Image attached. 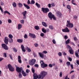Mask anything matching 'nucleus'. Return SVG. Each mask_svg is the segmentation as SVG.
I'll use <instances>...</instances> for the list:
<instances>
[{"mask_svg":"<svg viewBox=\"0 0 79 79\" xmlns=\"http://www.w3.org/2000/svg\"><path fill=\"white\" fill-rule=\"evenodd\" d=\"M68 59L70 61H72V58H71V57H69Z\"/></svg>","mask_w":79,"mask_h":79,"instance_id":"338daca9","label":"nucleus"},{"mask_svg":"<svg viewBox=\"0 0 79 79\" xmlns=\"http://www.w3.org/2000/svg\"><path fill=\"white\" fill-rule=\"evenodd\" d=\"M1 5L2 6H3V5H5V4L2 2H1Z\"/></svg>","mask_w":79,"mask_h":79,"instance_id":"0e129e2a","label":"nucleus"},{"mask_svg":"<svg viewBox=\"0 0 79 79\" xmlns=\"http://www.w3.org/2000/svg\"><path fill=\"white\" fill-rule=\"evenodd\" d=\"M4 15H5V14H6V13H7V14H8V15H10V13L8 11H6V10H5L4 11Z\"/></svg>","mask_w":79,"mask_h":79,"instance_id":"cd10ccee","label":"nucleus"},{"mask_svg":"<svg viewBox=\"0 0 79 79\" xmlns=\"http://www.w3.org/2000/svg\"><path fill=\"white\" fill-rule=\"evenodd\" d=\"M30 71V70H29L28 69H27L26 70V73H29Z\"/></svg>","mask_w":79,"mask_h":79,"instance_id":"680f3d73","label":"nucleus"},{"mask_svg":"<svg viewBox=\"0 0 79 79\" xmlns=\"http://www.w3.org/2000/svg\"><path fill=\"white\" fill-rule=\"evenodd\" d=\"M69 52L70 54H73V50L72 49L69 50Z\"/></svg>","mask_w":79,"mask_h":79,"instance_id":"393cba45","label":"nucleus"},{"mask_svg":"<svg viewBox=\"0 0 79 79\" xmlns=\"http://www.w3.org/2000/svg\"><path fill=\"white\" fill-rule=\"evenodd\" d=\"M34 66L35 67H36L37 68L38 67H39V65L37 64H35L34 65Z\"/></svg>","mask_w":79,"mask_h":79,"instance_id":"774afa93","label":"nucleus"},{"mask_svg":"<svg viewBox=\"0 0 79 79\" xmlns=\"http://www.w3.org/2000/svg\"><path fill=\"white\" fill-rule=\"evenodd\" d=\"M18 29H20L22 27V25L21 24H19L18 25Z\"/></svg>","mask_w":79,"mask_h":79,"instance_id":"5701e85b","label":"nucleus"},{"mask_svg":"<svg viewBox=\"0 0 79 79\" xmlns=\"http://www.w3.org/2000/svg\"><path fill=\"white\" fill-rule=\"evenodd\" d=\"M42 24L43 26H44V27H47V25L45 22H42Z\"/></svg>","mask_w":79,"mask_h":79,"instance_id":"a211bd4d","label":"nucleus"},{"mask_svg":"<svg viewBox=\"0 0 79 79\" xmlns=\"http://www.w3.org/2000/svg\"><path fill=\"white\" fill-rule=\"evenodd\" d=\"M57 16L58 17H59V18H60V17L61 16V13L59 12H57Z\"/></svg>","mask_w":79,"mask_h":79,"instance_id":"412c9836","label":"nucleus"},{"mask_svg":"<svg viewBox=\"0 0 79 79\" xmlns=\"http://www.w3.org/2000/svg\"><path fill=\"white\" fill-rule=\"evenodd\" d=\"M49 28L52 30L54 29L52 25H50L49 26Z\"/></svg>","mask_w":79,"mask_h":79,"instance_id":"f704fd0d","label":"nucleus"},{"mask_svg":"<svg viewBox=\"0 0 79 79\" xmlns=\"http://www.w3.org/2000/svg\"><path fill=\"white\" fill-rule=\"evenodd\" d=\"M63 75V73H62V72H61L60 73V74H59V76L60 77H62V75Z\"/></svg>","mask_w":79,"mask_h":79,"instance_id":"a18cd8bd","label":"nucleus"},{"mask_svg":"<svg viewBox=\"0 0 79 79\" xmlns=\"http://www.w3.org/2000/svg\"><path fill=\"white\" fill-rule=\"evenodd\" d=\"M67 8L68 9H69V11H70L69 12H71V6H69V5H67Z\"/></svg>","mask_w":79,"mask_h":79,"instance_id":"bb28decb","label":"nucleus"},{"mask_svg":"<svg viewBox=\"0 0 79 79\" xmlns=\"http://www.w3.org/2000/svg\"><path fill=\"white\" fill-rule=\"evenodd\" d=\"M13 39H12V38H11L9 39V41L10 43H11V42H13Z\"/></svg>","mask_w":79,"mask_h":79,"instance_id":"ea45409f","label":"nucleus"},{"mask_svg":"<svg viewBox=\"0 0 79 79\" xmlns=\"http://www.w3.org/2000/svg\"><path fill=\"white\" fill-rule=\"evenodd\" d=\"M18 6L19 8H22L23 6V4L20 2H19L18 3Z\"/></svg>","mask_w":79,"mask_h":79,"instance_id":"4be33fe9","label":"nucleus"},{"mask_svg":"<svg viewBox=\"0 0 79 79\" xmlns=\"http://www.w3.org/2000/svg\"><path fill=\"white\" fill-rule=\"evenodd\" d=\"M35 3V1L34 0H32L31 1V4H34Z\"/></svg>","mask_w":79,"mask_h":79,"instance_id":"4c0bfd02","label":"nucleus"},{"mask_svg":"<svg viewBox=\"0 0 79 79\" xmlns=\"http://www.w3.org/2000/svg\"><path fill=\"white\" fill-rule=\"evenodd\" d=\"M23 40L19 39L17 40V42H19V43H22L23 42Z\"/></svg>","mask_w":79,"mask_h":79,"instance_id":"aec40b11","label":"nucleus"},{"mask_svg":"<svg viewBox=\"0 0 79 79\" xmlns=\"http://www.w3.org/2000/svg\"><path fill=\"white\" fill-rule=\"evenodd\" d=\"M12 5L14 7H16V3L14 2L12 3Z\"/></svg>","mask_w":79,"mask_h":79,"instance_id":"473e14b6","label":"nucleus"},{"mask_svg":"<svg viewBox=\"0 0 79 79\" xmlns=\"http://www.w3.org/2000/svg\"><path fill=\"white\" fill-rule=\"evenodd\" d=\"M75 56H77V57H78V56L79 55H78V53H77V52H75Z\"/></svg>","mask_w":79,"mask_h":79,"instance_id":"bf43d9fd","label":"nucleus"},{"mask_svg":"<svg viewBox=\"0 0 79 79\" xmlns=\"http://www.w3.org/2000/svg\"><path fill=\"white\" fill-rule=\"evenodd\" d=\"M1 45L2 48H4V49H5L6 50H8V47L7 45L5 44H2Z\"/></svg>","mask_w":79,"mask_h":79,"instance_id":"1a4fd4ad","label":"nucleus"},{"mask_svg":"<svg viewBox=\"0 0 79 79\" xmlns=\"http://www.w3.org/2000/svg\"><path fill=\"white\" fill-rule=\"evenodd\" d=\"M70 41V40L69 39H68L65 42L66 44H68L69 43V42Z\"/></svg>","mask_w":79,"mask_h":79,"instance_id":"72a5a7b5","label":"nucleus"},{"mask_svg":"<svg viewBox=\"0 0 79 79\" xmlns=\"http://www.w3.org/2000/svg\"><path fill=\"white\" fill-rule=\"evenodd\" d=\"M58 55L59 56H61V55H62V54L61 53V52H59L58 53Z\"/></svg>","mask_w":79,"mask_h":79,"instance_id":"49530a36","label":"nucleus"},{"mask_svg":"<svg viewBox=\"0 0 79 79\" xmlns=\"http://www.w3.org/2000/svg\"><path fill=\"white\" fill-rule=\"evenodd\" d=\"M33 55L34 56V57H37V55L35 52H33Z\"/></svg>","mask_w":79,"mask_h":79,"instance_id":"a19ab883","label":"nucleus"},{"mask_svg":"<svg viewBox=\"0 0 79 79\" xmlns=\"http://www.w3.org/2000/svg\"><path fill=\"white\" fill-rule=\"evenodd\" d=\"M29 36H30V37H32L33 39H35V37H36V36L35 35L32 34V33H29Z\"/></svg>","mask_w":79,"mask_h":79,"instance_id":"ddd939ff","label":"nucleus"},{"mask_svg":"<svg viewBox=\"0 0 79 79\" xmlns=\"http://www.w3.org/2000/svg\"><path fill=\"white\" fill-rule=\"evenodd\" d=\"M9 57L12 60H13V58L12 57V55L11 54H9Z\"/></svg>","mask_w":79,"mask_h":79,"instance_id":"79ce46f5","label":"nucleus"},{"mask_svg":"<svg viewBox=\"0 0 79 79\" xmlns=\"http://www.w3.org/2000/svg\"><path fill=\"white\" fill-rule=\"evenodd\" d=\"M34 45L35 47H37L39 45L37 43H35L34 44Z\"/></svg>","mask_w":79,"mask_h":79,"instance_id":"8fccbe9b","label":"nucleus"},{"mask_svg":"<svg viewBox=\"0 0 79 79\" xmlns=\"http://www.w3.org/2000/svg\"><path fill=\"white\" fill-rule=\"evenodd\" d=\"M48 53V52L46 51H44L42 52H38V54L40 55V57L42 58H44V54H47Z\"/></svg>","mask_w":79,"mask_h":79,"instance_id":"f03ea898","label":"nucleus"},{"mask_svg":"<svg viewBox=\"0 0 79 79\" xmlns=\"http://www.w3.org/2000/svg\"><path fill=\"white\" fill-rule=\"evenodd\" d=\"M8 68L9 69V71H11L12 72H13L15 71V69L11 66V64H9L7 65Z\"/></svg>","mask_w":79,"mask_h":79,"instance_id":"0eeeda50","label":"nucleus"},{"mask_svg":"<svg viewBox=\"0 0 79 79\" xmlns=\"http://www.w3.org/2000/svg\"><path fill=\"white\" fill-rule=\"evenodd\" d=\"M48 16L49 18H50V19L51 20H52V18L54 20H56V18H55V16H54V15H53L52 13L51 12H49L48 14Z\"/></svg>","mask_w":79,"mask_h":79,"instance_id":"20e7f679","label":"nucleus"},{"mask_svg":"<svg viewBox=\"0 0 79 79\" xmlns=\"http://www.w3.org/2000/svg\"><path fill=\"white\" fill-rule=\"evenodd\" d=\"M33 77L34 79H38V76L35 75V74L33 75Z\"/></svg>","mask_w":79,"mask_h":79,"instance_id":"2f4dec72","label":"nucleus"},{"mask_svg":"<svg viewBox=\"0 0 79 79\" xmlns=\"http://www.w3.org/2000/svg\"><path fill=\"white\" fill-rule=\"evenodd\" d=\"M35 61H36V60L34 59L30 60H29V64L31 66H33L35 63Z\"/></svg>","mask_w":79,"mask_h":79,"instance_id":"7ed1b4c3","label":"nucleus"},{"mask_svg":"<svg viewBox=\"0 0 79 79\" xmlns=\"http://www.w3.org/2000/svg\"><path fill=\"white\" fill-rule=\"evenodd\" d=\"M24 38L25 39H27V34H25L24 36Z\"/></svg>","mask_w":79,"mask_h":79,"instance_id":"09e8293b","label":"nucleus"},{"mask_svg":"<svg viewBox=\"0 0 79 79\" xmlns=\"http://www.w3.org/2000/svg\"><path fill=\"white\" fill-rule=\"evenodd\" d=\"M40 63L41 67L42 68H45V67H47V66H48V65L47 64H45V63H44L43 61H40Z\"/></svg>","mask_w":79,"mask_h":79,"instance_id":"423d86ee","label":"nucleus"},{"mask_svg":"<svg viewBox=\"0 0 79 79\" xmlns=\"http://www.w3.org/2000/svg\"><path fill=\"white\" fill-rule=\"evenodd\" d=\"M26 13H27V11H25L24 12H23L22 13V14L23 15V16H26Z\"/></svg>","mask_w":79,"mask_h":79,"instance_id":"a878e982","label":"nucleus"},{"mask_svg":"<svg viewBox=\"0 0 79 79\" xmlns=\"http://www.w3.org/2000/svg\"><path fill=\"white\" fill-rule=\"evenodd\" d=\"M13 51L14 52H17V51H18V50L16 49L15 48H13Z\"/></svg>","mask_w":79,"mask_h":79,"instance_id":"58836bf2","label":"nucleus"},{"mask_svg":"<svg viewBox=\"0 0 79 79\" xmlns=\"http://www.w3.org/2000/svg\"><path fill=\"white\" fill-rule=\"evenodd\" d=\"M52 43H53L54 44H56V41H55V40L53 39L52 40Z\"/></svg>","mask_w":79,"mask_h":79,"instance_id":"e433bc0d","label":"nucleus"},{"mask_svg":"<svg viewBox=\"0 0 79 79\" xmlns=\"http://www.w3.org/2000/svg\"><path fill=\"white\" fill-rule=\"evenodd\" d=\"M66 26L68 27L72 28L73 27V23H70V21L67 20Z\"/></svg>","mask_w":79,"mask_h":79,"instance_id":"39448f33","label":"nucleus"},{"mask_svg":"<svg viewBox=\"0 0 79 79\" xmlns=\"http://www.w3.org/2000/svg\"><path fill=\"white\" fill-rule=\"evenodd\" d=\"M62 53H63V55H64V56H66V53H65V52H62Z\"/></svg>","mask_w":79,"mask_h":79,"instance_id":"69168bd1","label":"nucleus"},{"mask_svg":"<svg viewBox=\"0 0 79 79\" xmlns=\"http://www.w3.org/2000/svg\"><path fill=\"white\" fill-rule=\"evenodd\" d=\"M41 37H44V33H41L40 35Z\"/></svg>","mask_w":79,"mask_h":79,"instance_id":"052dcab7","label":"nucleus"},{"mask_svg":"<svg viewBox=\"0 0 79 79\" xmlns=\"http://www.w3.org/2000/svg\"><path fill=\"white\" fill-rule=\"evenodd\" d=\"M49 67H50V68H52L53 67V65H52V64H49L48 65Z\"/></svg>","mask_w":79,"mask_h":79,"instance_id":"6e6d98bb","label":"nucleus"},{"mask_svg":"<svg viewBox=\"0 0 79 79\" xmlns=\"http://www.w3.org/2000/svg\"><path fill=\"white\" fill-rule=\"evenodd\" d=\"M23 5L26 8H27V9H30V7H29V6L25 4V3L23 4Z\"/></svg>","mask_w":79,"mask_h":79,"instance_id":"dca6fc26","label":"nucleus"},{"mask_svg":"<svg viewBox=\"0 0 79 79\" xmlns=\"http://www.w3.org/2000/svg\"><path fill=\"white\" fill-rule=\"evenodd\" d=\"M11 22H12V21L11 19H9L8 20V23H11Z\"/></svg>","mask_w":79,"mask_h":79,"instance_id":"13d9d810","label":"nucleus"},{"mask_svg":"<svg viewBox=\"0 0 79 79\" xmlns=\"http://www.w3.org/2000/svg\"><path fill=\"white\" fill-rule=\"evenodd\" d=\"M18 61L19 63H22V61H21V56H18Z\"/></svg>","mask_w":79,"mask_h":79,"instance_id":"2eb2a0df","label":"nucleus"},{"mask_svg":"<svg viewBox=\"0 0 79 79\" xmlns=\"http://www.w3.org/2000/svg\"><path fill=\"white\" fill-rule=\"evenodd\" d=\"M0 10H1V11L2 13H3V10L2 9V7H1V6H0Z\"/></svg>","mask_w":79,"mask_h":79,"instance_id":"3c124183","label":"nucleus"},{"mask_svg":"<svg viewBox=\"0 0 79 79\" xmlns=\"http://www.w3.org/2000/svg\"><path fill=\"white\" fill-rule=\"evenodd\" d=\"M4 42L7 45L8 44V38L7 37H6L4 38Z\"/></svg>","mask_w":79,"mask_h":79,"instance_id":"f8f14e48","label":"nucleus"},{"mask_svg":"<svg viewBox=\"0 0 79 79\" xmlns=\"http://www.w3.org/2000/svg\"><path fill=\"white\" fill-rule=\"evenodd\" d=\"M3 56H4V57H5V58H6V53H3Z\"/></svg>","mask_w":79,"mask_h":79,"instance_id":"5fc2aeb1","label":"nucleus"},{"mask_svg":"<svg viewBox=\"0 0 79 79\" xmlns=\"http://www.w3.org/2000/svg\"><path fill=\"white\" fill-rule=\"evenodd\" d=\"M66 47L68 49H69V50H71V49H72L71 48L70 46L68 45H66Z\"/></svg>","mask_w":79,"mask_h":79,"instance_id":"7c9ffc66","label":"nucleus"},{"mask_svg":"<svg viewBox=\"0 0 79 79\" xmlns=\"http://www.w3.org/2000/svg\"><path fill=\"white\" fill-rule=\"evenodd\" d=\"M19 78H21L22 77V75L21 73H19Z\"/></svg>","mask_w":79,"mask_h":79,"instance_id":"864d4df0","label":"nucleus"},{"mask_svg":"<svg viewBox=\"0 0 79 79\" xmlns=\"http://www.w3.org/2000/svg\"><path fill=\"white\" fill-rule=\"evenodd\" d=\"M47 75V72L44 71H42L40 74L38 75V79H43Z\"/></svg>","mask_w":79,"mask_h":79,"instance_id":"f257e3e1","label":"nucleus"},{"mask_svg":"<svg viewBox=\"0 0 79 79\" xmlns=\"http://www.w3.org/2000/svg\"><path fill=\"white\" fill-rule=\"evenodd\" d=\"M42 31L43 32H44V33H46V30L44 29H42Z\"/></svg>","mask_w":79,"mask_h":79,"instance_id":"c03bdc74","label":"nucleus"},{"mask_svg":"<svg viewBox=\"0 0 79 79\" xmlns=\"http://www.w3.org/2000/svg\"><path fill=\"white\" fill-rule=\"evenodd\" d=\"M21 48L23 52H26V49H25V48H24V47L23 45L22 44L21 45Z\"/></svg>","mask_w":79,"mask_h":79,"instance_id":"4468645a","label":"nucleus"},{"mask_svg":"<svg viewBox=\"0 0 79 79\" xmlns=\"http://www.w3.org/2000/svg\"><path fill=\"white\" fill-rule=\"evenodd\" d=\"M68 38V36L67 35H65L64 36V39L65 40H66V39H67Z\"/></svg>","mask_w":79,"mask_h":79,"instance_id":"4d7b16f0","label":"nucleus"},{"mask_svg":"<svg viewBox=\"0 0 79 79\" xmlns=\"http://www.w3.org/2000/svg\"><path fill=\"white\" fill-rule=\"evenodd\" d=\"M63 32H69V30L68 29V28L67 27H66L64 29L62 30Z\"/></svg>","mask_w":79,"mask_h":79,"instance_id":"9b49d317","label":"nucleus"},{"mask_svg":"<svg viewBox=\"0 0 79 79\" xmlns=\"http://www.w3.org/2000/svg\"><path fill=\"white\" fill-rule=\"evenodd\" d=\"M31 70H32V71L33 73H34V72L35 71V70H34V69L33 68H32L31 69Z\"/></svg>","mask_w":79,"mask_h":79,"instance_id":"603ef678","label":"nucleus"},{"mask_svg":"<svg viewBox=\"0 0 79 79\" xmlns=\"http://www.w3.org/2000/svg\"><path fill=\"white\" fill-rule=\"evenodd\" d=\"M51 5L52 6H55V3H52L51 4Z\"/></svg>","mask_w":79,"mask_h":79,"instance_id":"e2e57ef3","label":"nucleus"},{"mask_svg":"<svg viewBox=\"0 0 79 79\" xmlns=\"http://www.w3.org/2000/svg\"><path fill=\"white\" fill-rule=\"evenodd\" d=\"M27 3L28 5H29V4H31V2H30V0H28L27 2Z\"/></svg>","mask_w":79,"mask_h":79,"instance_id":"de8ad7c7","label":"nucleus"},{"mask_svg":"<svg viewBox=\"0 0 79 79\" xmlns=\"http://www.w3.org/2000/svg\"><path fill=\"white\" fill-rule=\"evenodd\" d=\"M35 5H36L37 8H40V4H38V3H36L35 4Z\"/></svg>","mask_w":79,"mask_h":79,"instance_id":"6ab92c4d","label":"nucleus"},{"mask_svg":"<svg viewBox=\"0 0 79 79\" xmlns=\"http://www.w3.org/2000/svg\"><path fill=\"white\" fill-rule=\"evenodd\" d=\"M8 37L10 39H12V38L13 37V36L11 34H9L8 35Z\"/></svg>","mask_w":79,"mask_h":79,"instance_id":"c9c22d12","label":"nucleus"},{"mask_svg":"<svg viewBox=\"0 0 79 79\" xmlns=\"http://www.w3.org/2000/svg\"><path fill=\"white\" fill-rule=\"evenodd\" d=\"M24 20H20V23L22 24H24Z\"/></svg>","mask_w":79,"mask_h":79,"instance_id":"37998d69","label":"nucleus"},{"mask_svg":"<svg viewBox=\"0 0 79 79\" xmlns=\"http://www.w3.org/2000/svg\"><path fill=\"white\" fill-rule=\"evenodd\" d=\"M34 28L35 29H36V30H38L39 29V27L38 26H35L34 27Z\"/></svg>","mask_w":79,"mask_h":79,"instance_id":"c756f323","label":"nucleus"},{"mask_svg":"<svg viewBox=\"0 0 79 79\" xmlns=\"http://www.w3.org/2000/svg\"><path fill=\"white\" fill-rule=\"evenodd\" d=\"M16 71L18 73H21V72L23 71V68L22 67H16Z\"/></svg>","mask_w":79,"mask_h":79,"instance_id":"9d476101","label":"nucleus"},{"mask_svg":"<svg viewBox=\"0 0 79 79\" xmlns=\"http://www.w3.org/2000/svg\"><path fill=\"white\" fill-rule=\"evenodd\" d=\"M22 74L23 75V76H25V77L26 76V74L23 70L22 71Z\"/></svg>","mask_w":79,"mask_h":79,"instance_id":"c85d7f7f","label":"nucleus"},{"mask_svg":"<svg viewBox=\"0 0 79 79\" xmlns=\"http://www.w3.org/2000/svg\"><path fill=\"white\" fill-rule=\"evenodd\" d=\"M41 10L44 13H48L49 11V9L47 8L43 7L41 8Z\"/></svg>","mask_w":79,"mask_h":79,"instance_id":"6e6552de","label":"nucleus"},{"mask_svg":"<svg viewBox=\"0 0 79 79\" xmlns=\"http://www.w3.org/2000/svg\"><path fill=\"white\" fill-rule=\"evenodd\" d=\"M26 49L27 50V51H28V52H31V49L29 48V47H27L26 48Z\"/></svg>","mask_w":79,"mask_h":79,"instance_id":"f3484780","label":"nucleus"},{"mask_svg":"<svg viewBox=\"0 0 79 79\" xmlns=\"http://www.w3.org/2000/svg\"><path fill=\"white\" fill-rule=\"evenodd\" d=\"M66 64L68 67H69V65H71V63L69 61L67 62Z\"/></svg>","mask_w":79,"mask_h":79,"instance_id":"b1692460","label":"nucleus"}]
</instances>
